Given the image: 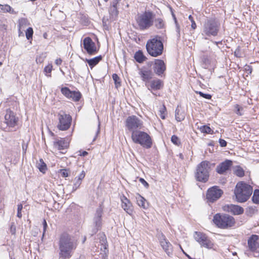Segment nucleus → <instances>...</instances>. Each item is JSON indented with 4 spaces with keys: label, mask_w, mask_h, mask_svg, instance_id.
Wrapping results in <instances>:
<instances>
[{
    "label": "nucleus",
    "mask_w": 259,
    "mask_h": 259,
    "mask_svg": "<svg viewBox=\"0 0 259 259\" xmlns=\"http://www.w3.org/2000/svg\"><path fill=\"white\" fill-rule=\"evenodd\" d=\"M194 238L201 247L211 249L213 246L212 241L205 234L202 232L195 231L194 233Z\"/></svg>",
    "instance_id": "f8f14e48"
},
{
    "label": "nucleus",
    "mask_w": 259,
    "mask_h": 259,
    "mask_svg": "<svg viewBox=\"0 0 259 259\" xmlns=\"http://www.w3.org/2000/svg\"><path fill=\"white\" fill-rule=\"evenodd\" d=\"M181 106H178L175 111V118L178 122L182 121L185 118V114L184 111L180 108Z\"/></svg>",
    "instance_id": "cd10ccee"
},
{
    "label": "nucleus",
    "mask_w": 259,
    "mask_h": 259,
    "mask_svg": "<svg viewBox=\"0 0 259 259\" xmlns=\"http://www.w3.org/2000/svg\"><path fill=\"white\" fill-rule=\"evenodd\" d=\"M122 207L130 215L133 212V206L130 200L124 196V199H122Z\"/></svg>",
    "instance_id": "b1692460"
},
{
    "label": "nucleus",
    "mask_w": 259,
    "mask_h": 259,
    "mask_svg": "<svg viewBox=\"0 0 259 259\" xmlns=\"http://www.w3.org/2000/svg\"><path fill=\"white\" fill-rule=\"evenodd\" d=\"M175 25H176V32H177V39H178V40H179L180 38V36H181V34H180V26L178 22L176 23H175Z\"/></svg>",
    "instance_id": "5fc2aeb1"
},
{
    "label": "nucleus",
    "mask_w": 259,
    "mask_h": 259,
    "mask_svg": "<svg viewBox=\"0 0 259 259\" xmlns=\"http://www.w3.org/2000/svg\"><path fill=\"white\" fill-rule=\"evenodd\" d=\"M201 66L204 69H208L210 65L211 60L209 59L208 56L204 55L201 58Z\"/></svg>",
    "instance_id": "7c9ffc66"
},
{
    "label": "nucleus",
    "mask_w": 259,
    "mask_h": 259,
    "mask_svg": "<svg viewBox=\"0 0 259 259\" xmlns=\"http://www.w3.org/2000/svg\"><path fill=\"white\" fill-rule=\"evenodd\" d=\"M251 200L253 203L259 204V189L254 190Z\"/></svg>",
    "instance_id": "f704fd0d"
},
{
    "label": "nucleus",
    "mask_w": 259,
    "mask_h": 259,
    "mask_svg": "<svg viewBox=\"0 0 259 259\" xmlns=\"http://www.w3.org/2000/svg\"><path fill=\"white\" fill-rule=\"evenodd\" d=\"M212 222L219 229H229L234 227L236 224L234 218L228 214L217 213L213 217Z\"/></svg>",
    "instance_id": "20e7f679"
},
{
    "label": "nucleus",
    "mask_w": 259,
    "mask_h": 259,
    "mask_svg": "<svg viewBox=\"0 0 259 259\" xmlns=\"http://www.w3.org/2000/svg\"><path fill=\"white\" fill-rule=\"evenodd\" d=\"M37 167L42 173L45 174L46 172V171L47 169V164L44 161L42 158H40L39 160V162L37 163Z\"/></svg>",
    "instance_id": "473e14b6"
},
{
    "label": "nucleus",
    "mask_w": 259,
    "mask_h": 259,
    "mask_svg": "<svg viewBox=\"0 0 259 259\" xmlns=\"http://www.w3.org/2000/svg\"><path fill=\"white\" fill-rule=\"evenodd\" d=\"M146 86L148 89L154 94L152 91H158L162 89L164 87V82L162 80L156 78L151 80Z\"/></svg>",
    "instance_id": "aec40b11"
},
{
    "label": "nucleus",
    "mask_w": 259,
    "mask_h": 259,
    "mask_svg": "<svg viewBox=\"0 0 259 259\" xmlns=\"http://www.w3.org/2000/svg\"><path fill=\"white\" fill-rule=\"evenodd\" d=\"M134 57L136 62L139 63H143L147 59L141 50H138L135 53Z\"/></svg>",
    "instance_id": "c756f323"
},
{
    "label": "nucleus",
    "mask_w": 259,
    "mask_h": 259,
    "mask_svg": "<svg viewBox=\"0 0 259 259\" xmlns=\"http://www.w3.org/2000/svg\"><path fill=\"white\" fill-rule=\"evenodd\" d=\"M259 240V236L256 234L251 235L247 240V245L248 249L252 252H257V249L259 248V243L258 241Z\"/></svg>",
    "instance_id": "a211bd4d"
},
{
    "label": "nucleus",
    "mask_w": 259,
    "mask_h": 259,
    "mask_svg": "<svg viewBox=\"0 0 259 259\" xmlns=\"http://www.w3.org/2000/svg\"><path fill=\"white\" fill-rule=\"evenodd\" d=\"M100 125H101L100 122L99 121L98 125V129L96 132V136L95 137V138L93 139V141L96 140L97 137L98 136V135L99 134V133L100 132Z\"/></svg>",
    "instance_id": "e2e57ef3"
},
{
    "label": "nucleus",
    "mask_w": 259,
    "mask_h": 259,
    "mask_svg": "<svg viewBox=\"0 0 259 259\" xmlns=\"http://www.w3.org/2000/svg\"><path fill=\"white\" fill-rule=\"evenodd\" d=\"M59 255L61 259H69L77 246V240L67 233H62L59 238Z\"/></svg>",
    "instance_id": "f257e3e1"
},
{
    "label": "nucleus",
    "mask_w": 259,
    "mask_h": 259,
    "mask_svg": "<svg viewBox=\"0 0 259 259\" xmlns=\"http://www.w3.org/2000/svg\"><path fill=\"white\" fill-rule=\"evenodd\" d=\"M232 164L231 160L226 159L217 166L216 171L219 174L223 175L231 169Z\"/></svg>",
    "instance_id": "6ab92c4d"
},
{
    "label": "nucleus",
    "mask_w": 259,
    "mask_h": 259,
    "mask_svg": "<svg viewBox=\"0 0 259 259\" xmlns=\"http://www.w3.org/2000/svg\"><path fill=\"white\" fill-rule=\"evenodd\" d=\"M85 176V173L84 170H82L79 175L75 178V180L79 181L82 183V180L84 179Z\"/></svg>",
    "instance_id": "09e8293b"
},
{
    "label": "nucleus",
    "mask_w": 259,
    "mask_h": 259,
    "mask_svg": "<svg viewBox=\"0 0 259 259\" xmlns=\"http://www.w3.org/2000/svg\"><path fill=\"white\" fill-rule=\"evenodd\" d=\"M159 112L160 113L159 115H160V117L162 119H165L166 115L167 114V111H166V108L164 104H163L162 106H160V107L159 108Z\"/></svg>",
    "instance_id": "c9c22d12"
},
{
    "label": "nucleus",
    "mask_w": 259,
    "mask_h": 259,
    "mask_svg": "<svg viewBox=\"0 0 259 259\" xmlns=\"http://www.w3.org/2000/svg\"><path fill=\"white\" fill-rule=\"evenodd\" d=\"M225 211L230 212L234 215H240L244 212V209L242 207L235 204H227L224 206Z\"/></svg>",
    "instance_id": "412c9836"
},
{
    "label": "nucleus",
    "mask_w": 259,
    "mask_h": 259,
    "mask_svg": "<svg viewBox=\"0 0 259 259\" xmlns=\"http://www.w3.org/2000/svg\"><path fill=\"white\" fill-rule=\"evenodd\" d=\"M235 112L237 115H243V113L242 112V111L243 110V108L242 107H241V106H240L238 104H236L235 106Z\"/></svg>",
    "instance_id": "49530a36"
},
{
    "label": "nucleus",
    "mask_w": 259,
    "mask_h": 259,
    "mask_svg": "<svg viewBox=\"0 0 259 259\" xmlns=\"http://www.w3.org/2000/svg\"><path fill=\"white\" fill-rule=\"evenodd\" d=\"M143 122L136 116L132 115L128 116L125 121V125L127 129L131 131L137 130V128H141Z\"/></svg>",
    "instance_id": "4468645a"
},
{
    "label": "nucleus",
    "mask_w": 259,
    "mask_h": 259,
    "mask_svg": "<svg viewBox=\"0 0 259 259\" xmlns=\"http://www.w3.org/2000/svg\"><path fill=\"white\" fill-rule=\"evenodd\" d=\"M58 173L63 178H66L69 176L70 171L69 169H60Z\"/></svg>",
    "instance_id": "ea45409f"
},
{
    "label": "nucleus",
    "mask_w": 259,
    "mask_h": 259,
    "mask_svg": "<svg viewBox=\"0 0 259 259\" xmlns=\"http://www.w3.org/2000/svg\"><path fill=\"white\" fill-rule=\"evenodd\" d=\"M103 213V208L101 206H100L96 209L93 218V227L89 233L90 237L93 236L101 229L102 226Z\"/></svg>",
    "instance_id": "1a4fd4ad"
},
{
    "label": "nucleus",
    "mask_w": 259,
    "mask_h": 259,
    "mask_svg": "<svg viewBox=\"0 0 259 259\" xmlns=\"http://www.w3.org/2000/svg\"><path fill=\"white\" fill-rule=\"evenodd\" d=\"M215 163L204 160L198 164L195 173V178L197 181L206 183L209 179L210 171L214 167Z\"/></svg>",
    "instance_id": "f03ea898"
},
{
    "label": "nucleus",
    "mask_w": 259,
    "mask_h": 259,
    "mask_svg": "<svg viewBox=\"0 0 259 259\" xmlns=\"http://www.w3.org/2000/svg\"><path fill=\"white\" fill-rule=\"evenodd\" d=\"M152 69L154 72L161 77L164 76L166 70V64L164 61L161 59H155Z\"/></svg>",
    "instance_id": "dca6fc26"
},
{
    "label": "nucleus",
    "mask_w": 259,
    "mask_h": 259,
    "mask_svg": "<svg viewBox=\"0 0 259 259\" xmlns=\"http://www.w3.org/2000/svg\"><path fill=\"white\" fill-rule=\"evenodd\" d=\"M120 1L121 0H112V1L111 2V6H112L113 7H117V5Z\"/></svg>",
    "instance_id": "052dcab7"
},
{
    "label": "nucleus",
    "mask_w": 259,
    "mask_h": 259,
    "mask_svg": "<svg viewBox=\"0 0 259 259\" xmlns=\"http://www.w3.org/2000/svg\"><path fill=\"white\" fill-rule=\"evenodd\" d=\"M220 26L218 20L214 18L207 19L204 23L202 34L207 36H215L218 34Z\"/></svg>",
    "instance_id": "6e6552de"
},
{
    "label": "nucleus",
    "mask_w": 259,
    "mask_h": 259,
    "mask_svg": "<svg viewBox=\"0 0 259 259\" xmlns=\"http://www.w3.org/2000/svg\"><path fill=\"white\" fill-rule=\"evenodd\" d=\"M137 179H139L140 183L144 185L145 188L148 189L149 187V184L144 178L137 177Z\"/></svg>",
    "instance_id": "8fccbe9b"
},
{
    "label": "nucleus",
    "mask_w": 259,
    "mask_h": 259,
    "mask_svg": "<svg viewBox=\"0 0 259 259\" xmlns=\"http://www.w3.org/2000/svg\"><path fill=\"white\" fill-rule=\"evenodd\" d=\"M171 142L176 146H179L181 144V141L179 138L176 135H172L171 137Z\"/></svg>",
    "instance_id": "c03bdc74"
},
{
    "label": "nucleus",
    "mask_w": 259,
    "mask_h": 259,
    "mask_svg": "<svg viewBox=\"0 0 259 259\" xmlns=\"http://www.w3.org/2000/svg\"><path fill=\"white\" fill-rule=\"evenodd\" d=\"M196 93L199 95L200 97L208 100H210L211 99L212 96L207 93H204L201 91H196Z\"/></svg>",
    "instance_id": "37998d69"
},
{
    "label": "nucleus",
    "mask_w": 259,
    "mask_h": 259,
    "mask_svg": "<svg viewBox=\"0 0 259 259\" xmlns=\"http://www.w3.org/2000/svg\"><path fill=\"white\" fill-rule=\"evenodd\" d=\"M33 30L32 27H28L25 31L26 37L28 40L32 38Z\"/></svg>",
    "instance_id": "a19ab883"
},
{
    "label": "nucleus",
    "mask_w": 259,
    "mask_h": 259,
    "mask_svg": "<svg viewBox=\"0 0 259 259\" xmlns=\"http://www.w3.org/2000/svg\"><path fill=\"white\" fill-rule=\"evenodd\" d=\"M62 60L61 58L57 59L55 60V63L57 65H60L62 63Z\"/></svg>",
    "instance_id": "69168bd1"
},
{
    "label": "nucleus",
    "mask_w": 259,
    "mask_h": 259,
    "mask_svg": "<svg viewBox=\"0 0 259 259\" xmlns=\"http://www.w3.org/2000/svg\"><path fill=\"white\" fill-rule=\"evenodd\" d=\"M157 237L158 238L160 244L162 242H163L168 241L165 236L162 232H159V233H158L157 235Z\"/></svg>",
    "instance_id": "a18cd8bd"
},
{
    "label": "nucleus",
    "mask_w": 259,
    "mask_h": 259,
    "mask_svg": "<svg viewBox=\"0 0 259 259\" xmlns=\"http://www.w3.org/2000/svg\"><path fill=\"white\" fill-rule=\"evenodd\" d=\"M155 14L151 11H145L136 19L137 23L140 30H145L151 27L154 23Z\"/></svg>",
    "instance_id": "0eeeda50"
},
{
    "label": "nucleus",
    "mask_w": 259,
    "mask_h": 259,
    "mask_svg": "<svg viewBox=\"0 0 259 259\" xmlns=\"http://www.w3.org/2000/svg\"><path fill=\"white\" fill-rule=\"evenodd\" d=\"M131 138L134 143L140 144L146 149H150L152 146L151 137L145 132L140 130L133 131Z\"/></svg>",
    "instance_id": "423d86ee"
},
{
    "label": "nucleus",
    "mask_w": 259,
    "mask_h": 259,
    "mask_svg": "<svg viewBox=\"0 0 259 259\" xmlns=\"http://www.w3.org/2000/svg\"><path fill=\"white\" fill-rule=\"evenodd\" d=\"M109 13L112 17H117L119 13L117 10V7H113L112 6H111L109 9Z\"/></svg>",
    "instance_id": "79ce46f5"
},
{
    "label": "nucleus",
    "mask_w": 259,
    "mask_h": 259,
    "mask_svg": "<svg viewBox=\"0 0 259 259\" xmlns=\"http://www.w3.org/2000/svg\"><path fill=\"white\" fill-rule=\"evenodd\" d=\"M224 194L223 191L218 186L209 188L206 193V199L208 203H214L219 200Z\"/></svg>",
    "instance_id": "9b49d317"
},
{
    "label": "nucleus",
    "mask_w": 259,
    "mask_h": 259,
    "mask_svg": "<svg viewBox=\"0 0 259 259\" xmlns=\"http://www.w3.org/2000/svg\"><path fill=\"white\" fill-rule=\"evenodd\" d=\"M138 205L144 209L148 208L149 204L146 199L140 194L136 197Z\"/></svg>",
    "instance_id": "c85d7f7f"
},
{
    "label": "nucleus",
    "mask_w": 259,
    "mask_h": 259,
    "mask_svg": "<svg viewBox=\"0 0 259 259\" xmlns=\"http://www.w3.org/2000/svg\"><path fill=\"white\" fill-rule=\"evenodd\" d=\"M54 146L60 151L64 150L68 148L69 142L65 138H60V140L54 142Z\"/></svg>",
    "instance_id": "5701e85b"
},
{
    "label": "nucleus",
    "mask_w": 259,
    "mask_h": 259,
    "mask_svg": "<svg viewBox=\"0 0 259 259\" xmlns=\"http://www.w3.org/2000/svg\"><path fill=\"white\" fill-rule=\"evenodd\" d=\"M5 119L6 123L9 127H14L17 124L18 118L16 117L15 113L13 111L7 109Z\"/></svg>",
    "instance_id": "f3484780"
},
{
    "label": "nucleus",
    "mask_w": 259,
    "mask_h": 259,
    "mask_svg": "<svg viewBox=\"0 0 259 259\" xmlns=\"http://www.w3.org/2000/svg\"><path fill=\"white\" fill-rule=\"evenodd\" d=\"M254 211L255 209L254 208H253L252 207H249L247 209L246 212L247 215H248L249 214L251 215L252 214L254 213Z\"/></svg>",
    "instance_id": "680f3d73"
},
{
    "label": "nucleus",
    "mask_w": 259,
    "mask_h": 259,
    "mask_svg": "<svg viewBox=\"0 0 259 259\" xmlns=\"http://www.w3.org/2000/svg\"><path fill=\"white\" fill-rule=\"evenodd\" d=\"M101 238L103 243H105L106 242H107L106 237L105 235H104V236L102 237Z\"/></svg>",
    "instance_id": "774afa93"
},
{
    "label": "nucleus",
    "mask_w": 259,
    "mask_h": 259,
    "mask_svg": "<svg viewBox=\"0 0 259 259\" xmlns=\"http://www.w3.org/2000/svg\"><path fill=\"white\" fill-rule=\"evenodd\" d=\"M201 133L206 134H213V130L207 125H203L200 127Z\"/></svg>",
    "instance_id": "72a5a7b5"
},
{
    "label": "nucleus",
    "mask_w": 259,
    "mask_h": 259,
    "mask_svg": "<svg viewBox=\"0 0 259 259\" xmlns=\"http://www.w3.org/2000/svg\"><path fill=\"white\" fill-rule=\"evenodd\" d=\"M84 49L90 55L96 54L99 50L97 48L95 43L90 37H85L83 40Z\"/></svg>",
    "instance_id": "2eb2a0df"
},
{
    "label": "nucleus",
    "mask_w": 259,
    "mask_h": 259,
    "mask_svg": "<svg viewBox=\"0 0 259 259\" xmlns=\"http://www.w3.org/2000/svg\"><path fill=\"white\" fill-rule=\"evenodd\" d=\"M146 49L148 53L152 57H157L161 55L163 52L164 46L161 37L155 35L149 39L146 43Z\"/></svg>",
    "instance_id": "7ed1b4c3"
},
{
    "label": "nucleus",
    "mask_w": 259,
    "mask_h": 259,
    "mask_svg": "<svg viewBox=\"0 0 259 259\" xmlns=\"http://www.w3.org/2000/svg\"><path fill=\"white\" fill-rule=\"evenodd\" d=\"M16 228L15 223L12 222L10 225V231L12 234L14 235L16 233Z\"/></svg>",
    "instance_id": "6e6d98bb"
},
{
    "label": "nucleus",
    "mask_w": 259,
    "mask_h": 259,
    "mask_svg": "<svg viewBox=\"0 0 259 259\" xmlns=\"http://www.w3.org/2000/svg\"><path fill=\"white\" fill-rule=\"evenodd\" d=\"M53 70V65L51 64H48L45 66L44 69V72L45 75L48 77H51V72Z\"/></svg>",
    "instance_id": "4c0bfd02"
},
{
    "label": "nucleus",
    "mask_w": 259,
    "mask_h": 259,
    "mask_svg": "<svg viewBox=\"0 0 259 259\" xmlns=\"http://www.w3.org/2000/svg\"><path fill=\"white\" fill-rule=\"evenodd\" d=\"M154 26L158 29H165L166 27V24L165 21L163 18L159 17L153 19Z\"/></svg>",
    "instance_id": "bb28decb"
},
{
    "label": "nucleus",
    "mask_w": 259,
    "mask_h": 259,
    "mask_svg": "<svg viewBox=\"0 0 259 259\" xmlns=\"http://www.w3.org/2000/svg\"><path fill=\"white\" fill-rule=\"evenodd\" d=\"M81 182L74 179V183L73 185L72 192H75L80 186Z\"/></svg>",
    "instance_id": "de8ad7c7"
},
{
    "label": "nucleus",
    "mask_w": 259,
    "mask_h": 259,
    "mask_svg": "<svg viewBox=\"0 0 259 259\" xmlns=\"http://www.w3.org/2000/svg\"><path fill=\"white\" fill-rule=\"evenodd\" d=\"M103 58V56L99 55L91 59L85 58L83 59V61L88 64L90 68L92 69L102 60Z\"/></svg>",
    "instance_id": "393cba45"
},
{
    "label": "nucleus",
    "mask_w": 259,
    "mask_h": 259,
    "mask_svg": "<svg viewBox=\"0 0 259 259\" xmlns=\"http://www.w3.org/2000/svg\"><path fill=\"white\" fill-rule=\"evenodd\" d=\"M58 119L59 122L57 127L59 130L66 131L70 128L72 120L70 115L61 110L58 114Z\"/></svg>",
    "instance_id": "9d476101"
},
{
    "label": "nucleus",
    "mask_w": 259,
    "mask_h": 259,
    "mask_svg": "<svg viewBox=\"0 0 259 259\" xmlns=\"http://www.w3.org/2000/svg\"><path fill=\"white\" fill-rule=\"evenodd\" d=\"M139 74L142 80L145 82L146 85H147V84L150 81L153 75L152 71L149 69L140 70Z\"/></svg>",
    "instance_id": "4be33fe9"
},
{
    "label": "nucleus",
    "mask_w": 259,
    "mask_h": 259,
    "mask_svg": "<svg viewBox=\"0 0 259 259\" xmlns=\"http://www.w3.org/2000/svg\"><path fill=\"white\" fill-rule=\"evenodd\" d=\"M252 193V187L244 182H238L234 189V194L237 202L246 201Z\"/></svg>",
    "instance_id": "39448f33"
},
{
    "label": "nucleus",
    "mask_w": 259,
    "mask_h": 259,
    "mask_svg": "<svg viewBox=\"0 0 259 259\" xmlns=\"http://www.w3.org/2000/svg\"><path fill=\"white\" fill-rule=\"evenodd\" d=\"M42 225H43V233H42V239L44 238L45 232L48 228V224H47V221L45 219H44V220H43Z\"/></svg>",
    "instance_id": "4d7b16f0"
},
{
    "label": "nucleus",
    "mask_w": 259,
    "mask_h": 259,
    "mask_svg": "<svg viewBox=\"0 0 259 259\" xmlns=\"http://www.w3.org/2000/svg\"><path fill=\"white\" fill-rule=\"evenodd\" d=\"M160 244L167 255L168 256H171L172 255L173 246L168 240L166 242H162Z\"/></svg>",
    "instance_id": "a878e982"
},
{
    "label": "nucleus",
    "mask_w": 259,
    "mask_h": 259,
    "mask_svg": "<svg viewBox=\"0 0 259 259\" xmlns=\"http://www.w3.org/2000/svg\"><path fill=\"white\" fill-rule=\"evenodd\" d=\"M0 8L2 11L4 13H10V14H15L16 12L14 10V9L9 5H3L0 4Z\"/></svg>",
    "instance_id": "2f4dec72"
},
{
    "label": "nucleus",
    "mask_w": 259,
    "mask_h": 259,
    "mask_svg": "<svg viewBox=\"0 0 259 259\" xmlns=\"http://www.w3.org/2000/svg\"><path fill=\"white\" fill-rule=\"evenodd\" d=\"M244 69L248 74H251L252 72V68L250 65H245L244 66Z\"/></svg>",
    "instance_id": "bf43d9fd"
},
{
    "label": "nucleus",
    "mask_w": 259,
    "mask_h": 259,
    "mask_svg": "<svg viewBox=\"0 0 259 259\" xmlns=\"http://www.w3.org/2000/svg\"><path fill=\"white\" fill-rule=\"evenodd\" d=\"M219 142L220 146L222 147H226L227 145V141L223 139H220L219 140Z\"/></svg>",
    "instance_id": "13d9d810"
},
{
    "label": "nucleus",
    "mask_w": 259,
    "mask_h": 259,
    "mask_svg": "<svg viewBox=\"0 0 259 259\" xmlns=\"http://www.w3.org/2000/svg\"><path fill=\"white\" fill-rule=\"evenodd\" d=\"M112 79L114 80L116 88L117 89L121 86L120 78L116 73H113L112 74Z\"/></svg>",
    "instance_id": "e433bc0d"
},
{
    "label": "nucleus",
    "mask_w": 259,
    "mask_h": 259,
    "mask_svg": "<svg viewBox=\"0 0 259 259\" xmlns=\"http://www.w3.org/2000/svg\"><path fill=\"white\" fill-rule=\"evenodd\" d=\"M188 19L191 22V28L193 29H195L196 28L197 25L192 16L190 15L188 17Z\"/></svg>",
    "instance_id": "3c124183"
},
{
    "label": "nucleus",
    "mask_w": 259,
    "mask_h": 259,
    "mask_svg": "<svg viewBox=\"0 0 259 259\" xmlns=\"http://www.w3.org/2000/svg\"><path fill=\"white\" fill-rule=\"evenodd\" d=\"M80 154H79V156H87L88 154V152H87L86 151H79Z\"/></svg>",
    "instance_id": "0e129e2a"
},
{
    "label": "nucleus",
    "mask_w": 259,
    "mask_h": 259,
    "mask_svg": "<svg viewBox=\"0 0 259 259\" xmlns=\"http://www.w3.org/2000/svg\"><path fill=\"white\" fill-rule=\"evenodd\" d=\"M172 16L173 19L174 20L175 23H178V22L177 19L176 18V15L174 14V13H172Z\"/></svg>",
    "instance_id": "338daca9"
},
{
    "label": "nucleus",
    "mask_w": 259,
    "mask_h": 259,
    "mask_svg": "<svg viewBox=\"0 0 259 259\" xmlns=\"http://www.w3.org/2000/svg\"><path fill=\"white\" fill-rule=\"evenodd\" d=\"M234 56L237 58L241 57V49L240 46H238L234 53Z\"/></svg>",
    "instance_id": "603ef678"
},
{
    "label": "nucleus",
    "mask_w": 259,
    "mask_h": 259,
    "mask_svg": "<svg viewBox=\"0 0 259 259\" xmlns=\"http://www.w3.org/2000/svg\"><path fill=\"white\" fill-rule=\"evenodd\" d=\"M22 208H23V205L22 204H19L18 205L17 217L19 218H21V217H22L21 211H22Z\"/></svg>",
    "instance_id": "864d4df0"
},
{
    "label": "nucleus",
    "mask_w": 259,
    "mask_h": 259,
    "mask_svg": "<svg viewBox=\"0 0 259 259\" xmlns=\"http://www.w3.org/2000/svg\"><path fill=\"white\" fill-rule=\"evenodd\" d=\"M234 174L239 177H242L244 176V170L240 166H237L234 170Z\"/></svg>",
    "instance_id": "58836bf2"
},
{
    "label": "nucleus",
    "mask_w": 259,
    "mask_h": 259,
    "mask_svg": "<svg viewBox=\"0 0 259 259\" xmlns=\"http://www.w3.org/2000/svg\"><path fill=\"white\" fill-rule=\"evenodd\" d=\"M61 93L66 98L75 102H79L82 98V94L79 91H71L67 87H62Z\"/></svg>",
    "instance_id": "ddd939ff"
}]
</instances>
